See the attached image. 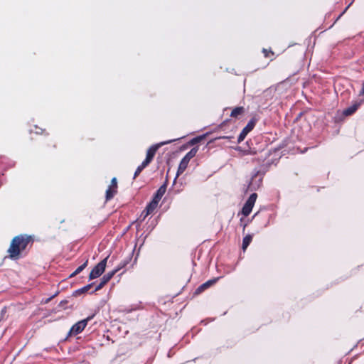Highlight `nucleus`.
Wrapping results in <instances>:
<instances>
[{
  "instance_id": "obj_22",
  "label": "nucleus",
  "mask_w": 364,
  "mask_h": 364,
  "mask_svg": "<svg viewBox=\"0 0 364 364\" xmlns=\"http://www.w3.org/2000/svg\"><path fill=\"white\" fill-rule=\"evenodd\" d=\"M90 285H87V287H84V288L82 289V291H87V290L90 289Z\"/></svg>"
},
{
  "instance_id": "obj_23",
  "label": "nucleus",
  "mask_w": 364,
  "mask_h": 364,
  "mask_svg": "<svg viewBox=\"0 0 364 364\" xmlns=\"http://www.w3.org/2000/svg\"><path fill=\"white\" fill-rule=\"evenodd\" d=\"M361 93L364 94V83H363V87H362Z\"/></svg>"
},
{
  "instance_id": "obj_11",
  "label": "nucleus",
  "mask_w": 364,
  "mask_h": 364,
  "mask_svg": "<svg viewBox=\"0 0 364 364\" xmlns=\"http://www.w3.org/2000/svg\"><path fill=\"white\" fill-rule=\"evenodd\" d=\"M252 239V237L251 235H247L244 237L243 241H242V250L244 251L247 249V247L251 242Z\"/></svg>"
},
{
  "instance_id": "obj_26",
  "label": "nucleus",
  "mask_w": 364,
  "mask_h": 364,
  "mask_svg": "<svg viewBox=\"0 0 364 364\" xmlns=\"http://www.w3.org/2000/svg\"><path fill=\"white\" fill-rule=\"evenodd\" d=\"M264 52L265 53L266 56H268L269 53H267L265 50H264Z\"/></svg>"
},
{
  "instance_id": "obj_7",
  "label": "nucleus",
  "mask_w": 364,
  "mask_h": 364,
  "mask_svg": "<svg viewBox=\"0 0 364 364\" xmlns=\"http://www.w3.org/2000/svg\"><path fill=\"white\" fill-rule=\"evenodd\" d=\"M189 163V161L186 159V158H183L182 160L180 162V164L178 166V168L177 171V176H179L187 168L188 164Z\"/></svg>"
},
{
  "instance_id": "obj_16",
  "label": "nucleus",
  "mask_w": 364,
  "mask_h": 364,
  "mask_svg": "<svg viewBox=\"0 0 364 364\" xmlns=\"http://www.w3.org/2000/svg\"><path fill=\"white\" fill-rule=\"evenodd\" d=\"M215 282V279L214 280H210V281H208L207 282L204 283L203 284H202L198 290H203L205 288H208L210 286H211L213 284H214Z\"/></svg>"
},
{
  "instance_id": "obj_3",
  "label": "nucleus",
  "mask_w": 364,
  "mask_h": 364,
  "mask_svg": "<svg viewBox=\"0 0 364 364\" xmlns=\"http://www.w3.org/2000/svg\"><path fill=\"white\" fill-rule=\"evenodd\" d=\"M257 197V196L256 193H252L249 197L248 200L246 201L242 210V213L245 216H247L252 211V209L256 201Z\"/></svg>"
},
{
  "instance_id": "obj_9",
  "label": "nucleus",
  "mask_w": 364,
  "mask_h": 364,
  "mask_svg": "<svg viewBox=\"0 0 364 364\" xmlns=\"http://www.w3.org/2000/svg\"><path fill=\"white\" fill-rule=\"evenodd\" d=\"M117 188H115L114 189L112 187V185H110L108 188V189L106 191V199L109 200L111 199L117 193Z\"/></svg>"
},
{
  "instance_id": "obj_5",
  "label": "nucleus",
  "mask_w": 364,
  "mask_h": 364,
  "mask_svg": "<svg viewBox=\"0 0 364 364\" xmlns=\"http://www.w3.org/2000/svg\"><path fill=\"white\" fill-rule=\"evenodd\" d=\"M167 142L161 143V145H164ZM159 146H160V144L154 145V146H151L148 149L147 154H146V158L145 161H144V166H147L150 163V161L152 160L154 156L155 155V154Z\"/></svg>"
},
{
  "instance_id": "obj_13",
  "label": "nucleus",
  "mask_w": 364,
  "mask_h": 364,
  "mask_svg": "<svg viewBox=\"0 0 364 364\" xmlns=\"http://www.w3.org/2000/svg\"><path fill=\"white\" fill-rule=\"evenodd\" d=\"M357 108H358V105H353L352 107H350L344 109L343 113L346 116L350 115L357 109Z\"/></svg>"
},
{
  "instance_id": "obj_17",
  "label": "nucleus",
  "mask_w": 364,
  "mask_h": 364,
  "mask_svg": "<svg viewBox=\"0 0 364 364\" xmlns=\"http://www.w3.org/2000/svg\"><path fill=\"white\" fill-rule=\"evenodd\" d=\"M204 138H205V136H200L196 137L191 141V144H195L199 142L200 141H201L202 139H203Z\"/></svg>"
},
{
  "instance_id": "obj_14",
  "label": "nucleus",
  "mask_w": 364,
  "mask_h": 364,
  "mask_svg": "<svg viewBox=\"0 0 364 364\" xmlns=\"http://www.w3.org/2000/svg\"><path fill=\"white\" fill-rule=\"evenodd\" d=\"M197 151H198V149L193 148L188 153L186 154V155L184 156V158H186V159H188L190 161V160L196 156Z\"/></svg>"
},
{
  "instance_id": "obj_19",
  "label": "nucleus",
  "mask_w": 364,
  "mask_h": 364,
  "mask_svg": "<svg viewBox=\"0 0 364 364\" xmlns=\"http://www.w3.org/2000/svg\"><path fill=\"white\" fill-rule=\"evenodd\" d=\"M146 166H144V162H143V163L141 164V166H139L137 168V169H136V172H135V173H134V177H136V176H137V175H138V174H139V173L142 171V169H143V168H144Z\"/></svg>"
},
{
  "instance_id": "obj_1",
  "label": "nucleus",
  "mask_w": 364,
  "mask_h": 364,
  "mask_svg": "<svg viewBox=\"0 0 364 364\" xmlns=\"http://www.w3.org/2000/svg\"><path fill=\"white\" fill-rule=\"evenodd\" d=\"M28 242V237L20 235L14 237L8 250L10 257L11 259L18 258L21 252L26 248Z\"/></svg>"
},
{
  "instance_id": "obj_24",
  "label": "nucleus",
  "mask_w": 364,
  "mask_h": 364,
  "mask_svg": "<svg viewBox=\"0 0 364 364\" xmlns=\"http://www.w3.org/2000/svg\"><path fill=\"white\" fill-rule=\"evenodd\" d=\"M76 274H77V273H75V271L70 275V277H74L75 276Z\"/></svg>"
},
{
  "instance_id": "obj_8",
  "label": "nucleus",
  "mask_w": 364,
  "mask_h": 364,
  "mask_svg": "<svg viewBox=\"0 0 364 364\" xmlns=\"http://www.w3.org/2000/svg\"><path fill=\"white\" fill-rule=\"evenodd\" d=\"M159 202L155 200H152L151 202L147 205L146 208V216L149 215L151 212H153L157 207Z\"/></svg>"
},
{
  "instance_id": "obj_15",
  "label": "nucleus",
  "mask_w": 364,
  "mask_h": 364,
  "mask_svg": "<svg viewBox=\"0 0 364 364\" xmlns=\"http://www.w3.org/2000/svg\"><path fill=\"white\" fill-rule=\"evenodd\" d=\"M116 271H112L111 272H109L106 274L102 278V284H106L109 279L113 277V275L115 274Z\"/></svg>"
},
{
  "instance_id": "obj_25",
  "label": "nucleus",
  "mask_w": 364,
  "mask_h": 364,
  "mask_svg": "<svg viewBox=\"0 0 364 364\" xmlns=\"http://www.w3.org/2000/svg\"><path fill=\"white\" fill-rule=\"evenodd\" d=\"M264 52L265 53L266 56H268L269 53H267L265 50H264Z\"/></svg>"
},
{
  "instance_id": "obj_6",
  "label": "nucleus",
  "mask_w": 364,
  "mask_h": 364,
  "mask_svg": "<svg viewBox=\"0 0 364 364\" xmlns=\"http://www.w3.org/2000/svg\"><path fill=\"white\" fill-rule=\"evenodd\" d=\"M255 127V122L250 121L247 125L242 129V132L240 133L239 137H238V142H241L244 140L246 135L254 128Z\"/></svg>"
},
{
  "instance_id": "obj_20",
  "label": "nucleus",
  "mask_w": 364,
  "mask_h": 364,
  "mask_svg": "<svg viewBox=\"0 0 364 364\" xmlns=\"http://www.w3.org/2000/svg\"><path fill=\"white\" fill-rule=\"evenodd\" d=\"M112 187L114 189L115 188H117V182L116 178H113L111 181Z\"/></svg>"
},
{
  "instance_id": "obj_10",
  "label": "nucleus",
  "mask_w": 364,
  "mask_h": 364,
  "mask_svg": "<svg viewBox=\"0 0 364 364\" xmlns=\"http://www.w3.org/2000/svg\"><path fill=\"white\" fill-rule=\"evenodd\" d=\"M166 188L164 187H161L156 192L154 200H155L157 202H159V200L161 199L162 196L165 193Z\"/></svg>"
},
{
  "instance_id": "obj_12",
  "label": "nucleus",
  "mask_w": 364,
  "mask_h": 364,
  "mask_svg": "<svg viewBox=\"0 0 364 364\" xmlns=\"http://www.w3.org/2000/svg\"><path fill=\"white\" fill-rule=\"evenodd\" d=\"M244 112V108L242 107H238L235 108L231 112V117H237L238 115L242 114Z\"/></svg>"
},
{
  "instance_id": "obj_2",
  "label": "nucleus",
  "mask_w": 364,
  "mask_h": 364,
  "mask_svg": "<svg viewBox=\"0 0 364 364\" xmlns=\"http://www.w3.org/2000/svg\"><path fill=\"white\" fill-rule=\"evenodd\" d=\"M107 260V257L102 260L92 269L89 275L90 279H94L99 277L105 272Z\"/></svg>"
},
{
  "instance_id": "obj_18",
  "label": "nucleus",
  "mask_w": 364,
  "mask_h": 364,
  "mask_svg": "<svg viewBox=\"0 0 364 364\" xmlns=\"http://www.w3.org/2000/svg\"><path fill=\"white\" fill-rule=\"evenodd\" d=\"M87 260L83 264H82L81 266H80L76 270H75V273H80L81 271H82L85 267L87 266Z\"/></svg>"
},
{
  "instance_id": "obj_21",
  "label": "nucleus",
  "mask_w": 364,
  "mask_h": 364,
  "mask_svg": "<svg viewBox=\"0 0 364 364\" xmlns=\"http://www.w3.org/2000/svg\"><path fill=\"white\" fill-rule=\"evenodd\" d=\"M105 284H102V281L101 282V283L99 284V286L96 288V290H99Z\"/></svg>"
},
{
  "instance_id": "obj_4",
  "label": "nucleus",
  "mask_w": 364,
  "mask_h": 364,
  "mask_svg": "<svg viewBox=\"0 0 364 364\" xmlns=\"http://www.w3.org/2000/svg\"><path fill=\"white\" fill-rule=\"evenodd\" d=\"M90 319V317H88L85 319L78 321L71 328L69 334L70 335H77L81 333L84 328L86 327L88 321Z\"/></svg>"
}]
</instances>
